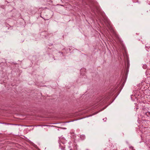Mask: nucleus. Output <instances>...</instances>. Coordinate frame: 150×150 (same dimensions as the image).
Instances as JSON below:
<instances>
[{"label": "nucleus", "mask_w": 150, "mask_h": 150, "mask_svg": "<svg viewBox=\"0 0 150 150\" xmlns=\"http://www.w3.org/2000/svg\"><path fill=\"white\" fill-rule=\"evenodd\" d=\"M97 10H98V11H99V8H97Z\"/></svg>", "instance_id": "nucleus-1"}, {"label": "nucleus", "mask_w": 150, "mask_h": 150, "mask_svg": "<svg viewBox=\"0 0 150 150\" xmlns=\"http://www.w3.org/2000/svg\"><path fill=\"white\" fill-rule=\"evenodd\" d=\"M70 150H73V149H71Z\"/></svg>", "instance_id": "nucleus-2"}]
</instances>
